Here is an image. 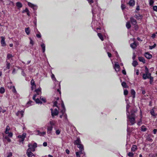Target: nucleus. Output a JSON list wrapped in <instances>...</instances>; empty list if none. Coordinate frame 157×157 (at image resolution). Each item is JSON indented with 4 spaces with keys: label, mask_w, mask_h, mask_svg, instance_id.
I'll use <instances>...</instances> for the list:
<instances>
[{
    "label": "nucleus",
    "mask_w": 157,
    "mask_h": 157,
    "mask_svg": "<svg viewBox=\"0 0 157 157\" xmlns=\"http://www.w3.org/2000/svg\"><path fill=\"white\" fill-rule=\"evenodd\" d=\"M127 118H128L129 121L132 124H133L135 123V115L133 113H131V115H129L127 113Z\"/></svg>",
    "instance_id": "f257e3e1"
},
{
    "label": "nucleus",
    "mask_w": 157,
    "mask_h": 157,
    "mask_svg": "<svg viewBox=\"0 0 157 157\" xmlns=\"http://www.w3.org/2000/svg\"><path fill=\"white\" fill-rule=\"evenodd\" d=\"M96 6L95 7L94 6L93 7V6H92L93 7L92 12L93 17L94 16V15L97 12H98V11H100V9L99 8V7L98 6L97 4H96Z\"/></svg>",
    "instance_id": "f03ea898"
},
{
    "label": "nucleus",
    "mask_w": 157,
    "mask_h": 157,
    "mask_svg": "<svg viewBox=\"0 0 157 157\" xmlns=\"http://www.w3.org/2000/svg\"><path fill=\"white\" fill-rule=\"evenodd\" d=\"M59 117L60 118H63V121L65 123H67L69 122L66 114H64L63 115H60Z\"/></svg>",
    "instance_id": "7ed1b4c3"
},
{
    "label": "nucleus",
    "mask_w": 157,
    "mask_h": 157,
    "mask_svg": "<svg viewBox=\"0 0 157 157\" xmlns=\"http://www.w3.org/2000/svg\"><path fill=\"white\" fill-rule=\"evenodd\" d=\"M151 74L149 72H145V73L143 74V77L144 79H146L147 78H150L151 76Z\"/></svg>",
    "instance_id": "20e7f679"
},
{
    "label": "nucleus",
    "mask_w": 157,
    "mask_h": 157,
    "mask_svg": "<svg viewBox=\"0 0 157 157\" xmlns=\"http://www.w3.org/2000/svg\"><path fill=\"white\" fill-rule=\"evenodd\" d=\"M36 135H39L40 136H44L46 134V132H41L39 130H37L35 131Z\"/></svg>",
    "instance_id": "39448f33"
},
{
    "label": "nucleus",
    "mask_w": 157,
    "mask_h": 157,
    "mask_svg": "<svg viewBox=\"0 0 157 157\" xmlns=\"http://www.w3.org/2000/svg\"><path fill=\"white\" fill-rule=\"evenodd\" d=\"M51 111L52 115V116L57 115L59 113L58 110L56 109H54L53 111L52 109H51Z\"/></svg>",
    "instance_id": "423d86ee"
},
{
    "label": "nucleus",
    "mask_w": 157,
    "mask_h": 157,
    "mask_svg": "<svg viewBox=\"0 0 157 157\" xmlns=\"http://www.w3.org/2000/svg\"><path fill=\"white\" fill-rule=\"evenodd\" d=\"M114 68L115 71L117 72L119 71H120V66L117 62H115V63Z\"/></svg>",
    "instance_id": "0eeeda50"
},
{
    "label": "nucleus",
    "mask_w": 157,
    "mask_h": 157,
    "mask_svg": "<svg viewBox=\"0 0 157 157\" xmlns=\"http://www.w3.org/2000/svg\"><path fill=\"white\" fill-rule=\"evenodd\" d=\"M26 136V133H23L22 135H19L18 136V138L21 139V140L20 141V142H23L24 140V139L25 137Z\"/></svg>",
    "instance_id": "6e6552de"
},
{
    "label": "nucleus",
    "mask_w": 157,
    "mask_h": 157,
    "mask_svg": "<svg viewBox=\"0 0 157 157\" xmlns=\"http://www.w3.org/2000/svg\"><path fill=\"white\" fill-rule=\"evenodd\" d=\"M28 6L30 7L33 8V9L36 10L37 8V6L36 5H34L31 3L28 2Z\"/></svg>",
    "instance_id": "1a4fd4ad"
},
{
    "label": "nucleus",
    "mask_w": 157,
    "mask_h": 157,
    "mask_svg": "<svg viewBox=\"0 0 157 157\" xmlns=\"http://www.w3.org/2000/svg\"><path fill=\"white\" fill-rule=\"evenodd\" d=\"M36 94H35L33 97V99L35 101L36 103L38 104H41L42 102L40 101L39 99L38 98H37L36 99Z\"/></svg>",
    "instance_id": "9d476101"
},
{
    "label": "nucleus",
    "mask_w": 157,
    "mask_h": 157,
    "mask_svg": "<svg viewBox=\"0 0 157 157\" xmlns=\"http://www.w3.org/2000/svg\"><path fill=\"white\" fill-rule=\"evenodd\" d=\"M81 143L80 138H77L76 140H75L74 142L75 145H78Z\"/></svg>",
    "instance_id": "9b49d317"
},
{
    "label": "nucleus",
    "mask_w": 157,
    "mask_h": 157,
    "mask_svg": "<svg viewBox=\"0 0 157 157\" xmlns=\"http://www.w3.org/2000/svg\"><path fill=\"white\" fill-rule=\"evenodd\" d=\"M28 146L29 148L27 150V152L28 153L31 152L32 151H33V148H32V144L30 143H29L28 144Z\"/></svg>",
    "instance_id": "f8f14e48"
},
{
    "label": "nucleus",
    "mask_w": 157,
    "mask_h": 157,
    "mask_svg": "<svg viewBox=\"0 0 157 157\" xmlns=\"http://www.w3.org/2000/svg\"><path fill=\"white\" fill-rule=\"evenodd\" d=\"M130 20L133 25H136V24L137 22L136 20L133 17H131L130 18Z\"/></svg>",
    "instance_id": "ddd939ff"
},
{
    "label": "nucleus",
    "mask_w": 157,
    "mask_h": 157,
    "mask_svg": "<svg viewBox=\"0 0 157 157\" xmlns=\"http://www.w3.org/2000/svg\"><path fill=\"white\" fill-rule=\"evenodd\" d=\"M1 44L3 46H6V44L5 41V38L3 36H1Z\"/></svg>",
    "instance_id": "4468645a"
},
{
    "label": "nucleus",
    "mask_w": 157,
    "mask_h": 157,
    "mask_svg": "<svg viewBox=\"0 0 157 157\" xmlns=\"http://www.w3.org/2000/svg\"><path fill=\"white\" fill-rule=\"evenodd\" d=\"M41 89L40 88H39L38 89H36L35 90V91L36 93V94H36V96L37 95H40L41 94Z\"/></svg>",
    "instance_id": "2eb2a0df"
},
{
    "label": "nucleus",
    "mask_w": 157,
    "mask_h": 157,
    "mask_svg": "<svg viewBox=\"0 0 157 157\" xmlns=\"http://www.w3.org/2000/svg\"><path fill=\"white\" fill-rule=\"evenodd\" d=\"M144 56L145 57L148 59H150L152 57V55L148 52L145 53Z\"/></svg>",
    "instance_id": "dca6fc26"
},
{
    "label": "nucleus",
    "mask_w": 157,
    "mask_h": 157,
    "mask_svg": "<svg viewBox=\"0 0 157 157\" xmlns=\"http://www.w3.org/2000/svg\"><path fill=\"white\" fill-rule=\"evenodd\" d=\"M23 113H24V111L23 110H21V111H18L16 113V114L17 116H19L20 115H21V117H22L23 116Z\"/></svg>",
    "instance_id": "f3484780"
},
{
    "label": "nucleus",
    "mask_w": 157,
    "mask_h": 157,
    "mask_svg": "<svg viewBox=\"0 0 157 157\" xmlns=\"http://www.w3.org/2000/svg\"><path fill=\"white\" fill-rule=\"evenodd\" d=\"M135 2L134 0H130L128 2V4L130 6H133L134 5Z\"/></svg>",
    "instance_id": "a211bd4d"
},
{
    "label": "nucleus",
    "mask_w": 157,
    "mask_h": 157,
    "mask_svg": "<svg viewBox=\"0 0 157 157\" xmlns=\"http://www.w3.org/2000/svg\"><path fill=\"white\" fill-rule=\"evenodd\" d=\"M53 127L52 126H49L47 128V132L48 133H51V131Z\"/></svg>",
    "instance_id": "6ab92c4d"
},
{
    "label": "nucleus",
    "mask_w": 157,
    "mask_h": 157,
    "mask_svg": "<svg viewBox=\"0 0 157 157\" xmlns=\"http://www.w3.org/2000/svg\"><path fill=\"white\" fill-rule=\"evenodd\" d=\"M137 149V147L136 145H133L132 146L131 148V150L132 151L134 152Z\"/></svg>",
    "instance_id": "aec40b11"
},
{
    "label": "nucleus",
    "mask_w": 157,
    "mask_h": 157,
    "mask_svg": "<svg viewBox=\"0 0 157 157\" xmlns=\"http://www.w3.org/2000/svg\"><path fill=\"white\" fill-rule=\"evenodd\" d=\"M1 1L4 3V4H9L11 2L10 0H1Z\"/></svg>",
    "instance_id": "412c9836"
},
{
    "label": "nucleus",
    "mask_w": 157,
    "mask_h": 157,
    "mask_svg": "<svg viewBox=\"0 0 157 157\" xmlns=\"http://www.w3.org/2000/svg\"><path fill=\"white\" fill-rule=\"evenodd\" d=\"M131 93L132 95V98H135L136 92L133 89H131Z\"/></svg>",
    "instance_id": "4be33fe9"
},
{
    "label": "nucleus",
    "mask_w": 157,
    "mask_h": 157,
    "mask_svg": "<svg viewBox=\"0 0 157 157\" xmlns=\"http://www.w3.org/2000/svg\"><path fill=\"white\" fill-rule=\"evenodd\" d=\"M137 46V45L135 42H134L130 44L131 47L133 49L135 48Z\"/></svg>",
    "instance_id": "5701e85b"
},
{
    "label": "nucleus",
    "mask_w": 157,
    "mask_h": 157,
    "mask_svg": "<svg viewBox=\"0 0 157 157\" xmlns=\"http://www.w3.org/2000/svg\"><path fill=\"white\" fill-rule=\"evenodd\" d=\"M138 59L140 61L143 62L144 63H145V60L144 58L142 57H139L138 58Z\"/></svg>",
    "instance_id": "b1692460"
},
{
    "label": "nucleus",
    "mask_w": 157,
    "mask_h": 157,
    "mask_svg": "<svg viewBox=\"0 0 157 157\" xmlns=\"http://www.w3.org/2000/svg\"><path fill=\"white\" fill-rule=\"evenodd\" d=\"M37 147V144L36 143H34L33 145H32V148H33V151H35V148Z\"/></svg>",
    "instance_id": "393cba45"
},
{
    "label": "nucleus",
    "mask_w": 157,
    "mask_h": 157,
    "mask_svg": "<svg viewBox=\"0 0 157 157\" xmlns=\"http://www.w3.org/2000/svg\"><path fill=\"white\" fill-rule=\"evenodd\" d=\"M41 46L43 52H44L45 50V44L43 43L41 45Z\"/></svg>",
    "instance_id": "a878e982"
},
{
    "label": "nucleus",
    "mask_w": 157,
    "mask_h": 157,
    "mask_svg": "<svg viewBox=\"0 0 157 157\" xmlns=\"http://www.w3.org/2000/svg\"><path fill=\"white\" fill-rule=\"evenodd\" d=\"M77 147L80 150H84L83 146L82 144H81V143L80 144L77 145Z\"/></svg>",
    "instance_id": "bb28decb"
},
{
    "label": "nucleus",
    "mask_w": 157,
    "mask_h": 157,
    "mask_svg": "<svg viewBox=\"0 0 157 157\" xmlns=\"http://www.w3.org/2000/svg\"><path fill=\"white\" fill-rule=\"evenodd\" d=\"M10 130V127L8 125L6 126V129L5 133L6 134H8L9 133V131Z\"/></svg>",
    "instance_id": "cd10ccee"
},
{
    "label": "nucleus",
    "mask_w": 157,
    "mask_h": 157,
    "mask_svg": "<svg viewBox=\"0 0 157 157\" xmlns=\"http://www.w3.org/2000/svg\"><path fill=\"white\" fill-rule=\"evenodd\" d=\"M25 32L27 35H29L30 34V31L29 29V28H26L25 29Z\"/></svg>",
    "instance_id": "c85d7f7f"
},
{
    "label": "nucleus",
    "mask_w": 157,
    "mask_h": 157,
    "mask_svg": "<svg viewBox=\"0 0 157 157\" xmlns=\"http://www.w3.org/2000/svg\"><path fill=\"white\" fill-rule=\"evenodd\" d=\"M121 85L124 88H128V86L126 85V83L124 82H123L121 83Z\"/></svg>",
    "instance_id": "c756f323"
},
{
    "label": "nucleus",
    "mask_w": 157,
    "mask_h": 157,
    "mask_svg": "<svg viewBox=\"0 0 157 157\" xmlns=\"http://www.w3.org/2000/svg\"><path fill=\"white\" fill-rule=\"evenodd\" d=\"M126 28L128 29H129L131 27V25L130 24V22H129V21L127 22L126 23Z\"/></svg>",
    "instance_id": "7c9ffc66"
},
{
    "label": "nucleus",
    "mask_w": 157,
    "mask_h": 157,
    "mask_svg": "<svg viewBox=\"0 0 157 157\" xmlns=\"http://www.w3.org/2000/svg\"><path fill=\"white\" fill-rule=\"evenodd\" d=\"M98 37H99L100 39L102 40L103 41L104 40V39L103 38V37L102 36V34L100 33H98Z\"/></svg>",
    "instance_id": "2f4dec72"
},
{
    "label": "nucleus",
    "mask_w": 157,
    "mask_h": 157,
    "mask_svg": "<svg viewBox=\"0 0 157 157\" xmlns=\"http://www.w3.org/2000/svg\"><path fill=\"white\" fill-rule=\"evenodd\" d=\"M5 92V89L3 87H1L0 88V93L3 94Z\"/></svg>",
    "instance_id": "473e14b6"
},
{
    "label": "nucleus",
    "mask_w": 157,
    "mask_h": 157,
    "mask_svg": "<svg viewBox=\"0 0 157 157\" xmlns=\"http://www.w3.org/2000/svg\"><path fill=\"white\" fill-rule=\"evenodd\" d=\"M150 113L151 114V115L153 116H154V117H155L156 116V114H155V112H154V110H153V109H152L150 112Z\"/></svg>",
    "instance_id": "72a5a7b5"
},
{
    "label": "nucleus",
    "mask_w": 157,
    "mask_h": 157,
    "mask_svg": "<svg viewBox=\"0 0 157 157\" xmlns=\"http://www.w3.org/2000/svg\"><path fill=\"white\" fill-rule=\"evenodd\" d=\"M138 64V63L137 62V61L135 60H134L133 61L132 65L134 67H136L137 65Z\"/></svg>",
    "instance_id": "f704fd0d"
},
{
    "label": "nucleus",
    "mask_w": 157,
    "mask_h": 157,
    "mask_svg": "<svg viewBox=\"0 0 157 157\" xmlns=\"http://www.w3.org/2000/svg\"><path fill=\"white\" fill-rule=\"evenodd\" d=\"M12 91L15 94H17V91L16 90L15 88V86H13V87H12Z\"/></svg>",
    "instance_id": "c9c22d12"
},
{
    "label": "nucleus",
    "mask_w": 157,
    "mask_h": 157,
    "mask_svg": "<svg viewBox=\"0 0 157 157\" xmlns=\"http://www.w3.org/2000/svg\"><path fill=\"white\" fill-rule=\"evenodd\" d=\"M16 5L17 7L19 8H21L22 7V4L21 3L19 2L16 3Z\"/></svg>",
    "instance_id": "e433bc0d"
},
{
    "label": "nucleus",
    "mask_w": 157,
    "mask_h": 157,
    "mask_svg": "<svg viewBox=\"0 0 157 157\" xmlns=\"http://www.w3.org/2000/svg\"><path fill=\"white\" fill-rule=\"evenodd\" d=\"M6 68L7 69H9L10 68V63L8 62L7 61H6Z\"/></svg>",
    "instance_id": "4c0bfd02"
},
{
    "label": "nucleus",
    "mask_w": 157,
    "mask_h": 157,
    "mask_svg": "<svg viewBox=\"0 0 157 157\" xmlns=\"http://www.w3.org/2000/svg\"><path fill=\"white\" fill-rule=\"evenodd\" d=\"M26 154L29 157H32L33 155V154L32 152H26Z\"/></svg>",
    "instance_id": "58836bf2"
},
{
    "label": "nucleus",
    "mask_w": 157,
    "mask_h": 157,
    "mask_svg": "<svg viewBox=\"0 0 157 157\" xmlns=\"http://www.w3.org/2000/svg\"><path fill=\"white\" fill-rule=\"evenodd\" d=\"M12 57L13 56L12 54H8L7 55V59H9Z\"/></svg>",
    "instance_id": "ea45409f"
},
{
    "label": "nucleus",
    "mask_w": 157,
    "mask_h": 157,
    "mask_svg": "<svg viewBox=\"0 0 157 157\" xmlns=\"http://www.w3.org/2000/svg\"><path fill=\"white\" fill-rule=\"evenodd\" d=\"M156 46V44H155L154 45L152 46H149V49L150 50H151L154 48H155Z\"/></svg>",
    "instance_id": "a19ab883"
},
{
    "label": "nucleus",
    "mask_w": 157,
    "mask_h": 157,
    "mask_svg": "<svg viewBox=\"0 0 157 157\" xmlns=\"http://www.w3.org/2000/svg\"><path fill=\"white\" fill-rule=\"evenodd\" d=\"M51 78L53 80L57 81L56 78L55 77L54 75L53 74H52L51 75Z\"/></svg>",
    "instance_id": "79ce46f5"
},
{
    "label": "nucleus",
    "mask_w": 157,
    "mask_h": 157,
    "mask_svg": "<svg viewBox=\"0 0 157 157\" xmlns=\"http://www.w3.org/2000/svg\"><path fill=\"white\" fill-rule=\"evenodd\" d=\"M4 138L6 139L8 142H10L11 140L7 136H5L4 137Z\"/></svg>",
    "instance_id": "37998d69"
},
{
    "label": "nucleus",
    "mask_w": 157,
    "mask_h": 157,
    "mask_svg": "<svg viewBox=\"0 0 157 157\" xmlns=\"http://www.w3.org/2000/svg\"><path fill=\"white\" fill-rule=\"evenodd\" d=\"M147 130V128L144 126H142L141 127V130L143 131H145Z\"/></svg>",
    "instance_id": "c03bdc74"
},
{
    "label": "nucleus",
    "mask_w": 157,
    "mask_h": 157,
    "mask_svg": "<svg viewBox=\"0 0 157 157\" xmlns=\"http://www.w3.org/2000/svg\"><path fill=\"white\" fill-rule=\"evenodd\" d=\"M128 156L130 157H133L134 154L133 153L129 152L128 153Z\"/></svg>",
    "instance_id": "a18cd8bd"
},
{
    "label": "nucleus",
    "mask_w": 157,
    "mask_h": 157,
    "mask_svg": "<svg viewBox=\"0 0 157 157\" xmlns=\"http://www.w3.org/2000/svg\"><path fill=\"white\" fill-rule=\"evenodd\" d=\"M50 124V126H52L53 127V126L54 125H55V123L54 121H50L49 122Z\"/></svg>",
    "instance_id": "49530a36"
},
{
    "label": "nucleus",
    "mask_w": 157,
    "mask_h": 157,
    "mask_svg": "<svg viewBox=\"0 0 157 157\" xmlns=\"http://www.w3.org/2000/svg\"><path fill=\"white\" fill-rule=\"evenodd\" d=\"M124 94L125 95H127L128 94V91L127 90H124Z\"/></svg>",
    "instance_id": "de8ad7c7"
},
{
    "label": "nucleus",
    "mask_w": 157,
    "mask_h": 157,
    "mask_svg": "<svg viewBox=\"0 0 157 157\" xmlns=\"http://www.w3.org/2000/svg\"><path fill=\"white\" fill-rule=\"evenodd\" d=\"M154 2L153 0H149V3L150 6H151L153 5Z\"/></svg>",
    "instance_id": "09e8293b"
},
{
    "label": "nucleus",
    "mask_w": 157,
    "mask_h": 157,
    "mask_svg": "<svg viewBox=\"0 0 157 157\" xmlns=\"http://www.w3.org/2000/svg\"><path fill=\"white\" fill-rule=\"evenodd\" d=\"M29 39L30 40V44H32V45H33L34 44V41L33 40H32V39L30 38H29Z\"/></svg>",
    "instance_id": "8fccbe9b"
},
{
    "label": "nucleus",
    "mask_w": 157,
    "mask_h": 157,
    "mask_svg": "<svg viewBox=\"0 0 157 157\" xmlns=\"http://www.w3.org/2000/svg\"><path fill=\"white\" fill-rule=\"evenodd\" d=\"M130 107V106L128 104H127V105H126V111H127V113H129V112H128V109Z\"/></svg>",
    "instance_id": "3c124183"
},
{
    "label": "nucleus",
    "mask_w": 157,
    "mask_h": 157,
    "mask_svg": "<svg viewBox=\"0 0 157 157\" xmlns=\"http://www.w3.org/2000/svg\"><path fill=\"white\" fill-rule=\"evenodd\" d=\"M31 86H32V85H36V84L35 83V82L33 79H32L31 82Z\"/></svg>",
    "instance_id": "603ef678"
},
{
    "label": "nucleus",
    "mask_w": 157,
    "mask_h": 157,
    "mask_svg": "<svg viewBox=\"0 0 157 157\" xmlns=\"http://www.w3.org/2000/svg\"><path fill=\"white\" fill-rule=\"evenodd\" d=\"M57 102L56 101H55L53 102V106H56L57 107H58V106H57Z\"/></svg>",
    "instance_id": "864d4df0"
},
{
    "label": "nucleus",
    "mask_w": 157,
    "mask_h": 157,
    "mask_svg": "<svg viewBox=\"0 0 157 157\" xmlns=\"http://www.w3.org/2000/svg\"><path fill=\"white\" fill-rule=\"evenodd\" d=\"M65 109H63L61 111V112L62 113V115H63V114H66L65 113Z\"/></svg>",
    "instance_id": "5fc2aeb1"
},
{
    "label": "nucleus",
    "mask_w": 157,
    "mask_h": 157,
    "mask_svg": "<svg viewBox=\"0 0 157 157\" xmlns=\"http://www.w3.org/2000/svg\"><path fill=\"white\" fill-rule=\"evenodd\" d=\"M60 130H58V129L56 130V134L57 135H59V134L60 133Z\"/></svg>",
    "instance_id": "6e6d98bb"
},
{
    "label": "nucleus",
    "mask_w": 157,
    "mask_h": 157,
    "mask_svg": "<svg viewBox=\"0 0 157 157\" xmlns=\"http://www.w3.org/2000/svg\"><path fill=\"white\" fill-rule=\"evenodd\" d=\"M36 85H32V86H31V90H33L34 89H35L36 88Z\"/></svg>",
    "instance_id": "4d7b16f0"
},
{
    "label": "nucleus",
    "mask_w": 157,
    "mask_h": 157,
    "mask_svg": "<svg viewBox=\"0 0 157 157\" xmlns=\"http://www.w3.org/2000/svg\"><path fill=\"white\" fill-rule=\"evenodd\" d=\"M153 9L154 11H157V6H153Z\"/></svg>",
    "instance_id": "13d9d810"
},
{
    "label": "nucleus",
    "mask_w": 157,
    "mask_h": 157,
    "mask_svg": "<svg viewBox=\"0 0 157 157\" xmlns=\"http://www.w3.org/2000/svg\"><path fill=\"white\" fill-rule=\"evenodd\" d=\"M76 155L77 157H80V153L79 152H76Z\"/></svg>",
    "instance_id": "bf43d9fd"
},
{
    "label": "nucleus",
    "mask_w": 157,
    "mask_h": 157,
    "mask_svg": "<svg viewBox=\"0 0 157 157\" xmlns=\"http://www.w3.org/2000/svg\"><path fill=\"white\" fill-rule=\"evenodd\" d=\"M83 150H80V151H79V152L80 154H85V153L83 151Z\"/></svg>",
    "instance_id": "052dcab7"
},
{
    "label": "nucleus",
    "mask_w": 157,
    "mask_h": 157,
    "mask_svg": "<svg viewBox=\"0 0 157 157\" xmlns=\"http://www.w3.org/2000/svg\"><path fill=\"white\" fill-rule=\"evenodd\" d=\"M40 98L41 100L43 101L44 102H45V98H42L41 97H40Z\"/></svg>",
    "instance_id": "680f3d73"
},
{
    "label": "nucleus",
    "mask_w": 157,
    "mask_h": 157,
    "mask_svg": "<svg viewBox=\"0 0 157 157\" xmlns=\"http://www.w3.org/2000/svg\"><path fill=\"white\" fill-rule=\"evenodd\" d=\"M136 57V56L135 55V53H133V56H132V59L133 60H134L135 59Z\"/></svg>",
    "instance_id": "e2e57ef3"
},
{
    "label": "nucleus",
    "mask_w": 157,
    "mask_h": 157,
    "mask_svg": "<svg viewBox=\"0 0 157 157\" xmlns=\"http://www.w3.org/2000/svg\"><path fill=\"white\" fill-rule=\"evenodd\" d=\"M12 155V153L11 152H9L8 154L7 157H11Z\"/></svg>",
    "instance_id": "0e129e2a"
},
{
    "label": "nucleus",
    "mask_w": 157,
    "mask_h": 157,
    "mask_svg": "<svg viewBox=\"0 0 157 157\" xmlns=\"http://www.w3.org/2000/svg\"><path fill=\"white\" fill-rule=\"evenodd\" d=\"M121 8L122 10H123L125 8V6L124 5L122 4L121 5Z\"/></svg>",
    "instance_id": "69168bd1"
},
{
    "label": "nucleus",
    "mask_w": 157,
    "mask_h": 157,
    "mask_svg": "<svg viewBox=\"0 0 157 157\" xmlns=\"http://www.w3.org/2000/svg\"><path fill=\"white\" fill-rule=\"evenodd\" d=\"M8 134V136L10 137H11L13 136V133L12 132H9Z\"/></svg>",
    "instance_id": "338daca9"
},
{
    "label": "nucleus",
    "mask_w": 157,
    "mask_h": 157,
    "mask_svg": "<svg viewBox=\"0 0 157 157\" xmlns=\"http://www.w3.org/2000/svg\"><path fill=\"white\" fill-rule=\"evenodd\" d=\"M87 1L90 4H91L93 2V0H87Z\"/></svg>",
    "instance_id": "774afa93"
}]
</instances>
